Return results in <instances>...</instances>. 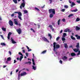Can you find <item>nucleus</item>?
<instances>
[{
    "mask_svg": "<svg viewBox=\"0 0 80 80\" xmlns=\"http://www.w3.org/2000/svg\"><path fill=\"white\" fill-rule=\"evenodd\" d=\"M27 73L26 72H24L23 73H21L20 75L21 77H22V76H24V75H26Z\"/></svg>",
    "mask_w": 80,
    "mask_h": 80,
    "instance_id": "nucleus-8",
    "label": "nucleus"
},
{
    "mask_svg": "<svg viewBox=\"0 0 80 80\" xmlns=\"http://www.w3.org/2000/svg\"><path fill=\"white\" fill-rule=\"evenodd\" d=\"M53 50L54 52H55V51H56V50H55V49H56V42H54L53 43Z\"/></svg>",
    "mask_w": 80,
    "mask_h": 80,
    "instance_id": "nucleus-5",
    "label": "nucleus"
},
{
    "mask_svg": "<svg viewBox=\"0 0 80 80\" xmlns=\"http://www.w3.org/2000/svg\"><path fill=\"white\" fill-rule=\"evenodd\" d=\"M49 13H52L54 15H55V9H50L49 10Z\"/></svg>",
    "mask_w": 80,
    "mask_h": 80,
    "instance_id": "nucleus-1",
    "label": "nucleus"
},
{
    "mask_svg": "<svg viewBox=\"0 0 80 80\" xmlns=\"http://www.w3.org/2000/svg\"><path fill=\"white\" fill-rule=\"evenodd\" d=\"M78 52V53L77 54V55H79L80 54V51L79 50Z\"/></svg>",
    "mask_w": 80,
    "mask_h": 80,
    "instance_id": "nucleus-45",
    "label": "nucleus"
},
{
    "mask_svg": "<svg viewBox=\"0 0 80 80\" xmlns=\"http://www.w3.org/2000/svg\"><path fill=\"white\" fill-rule=\"evenodd\" d=\"M60 19H59L58 21V24L60 25Z\"/></svg>",
    "mask_w": 80,
    "mask_h": 80,
    "instance_id": "nucleus-34",
    "label": "nucleus"
},
{
    "mask_svg": "<svg viewBox=\"0 0 80 80\" xmlns=\"http://www.w3.org/2000/svg\"><path fill=\"white\" fill-rule=\"evenodd\" d=\"M32 62H35V61H34V59L32 58Z\"/></svg>",
    "mask_w": 80,
    "mask_h": 80,
    "instance_id": "nucleus-60",
    "label": "nucleus"
},
{
    "mask_svg": "<svg viewBox=\"0 0 80 80\" xmlns=\"http://www.w3.org/2000/svg\"><path fill=\"white\" fill-rule=\"evenodd\" d=\"M66 39L64 37L62 38V41H65Z\"/></svg>",
    "mask_w": 80,
    "mask_h": 80,
    "instance_id": "nucleus-39",
    "label": "nucleus"
},
{
    "mask_svg": "<svg viewBox=\"0 0 80 80\" xmlns=\"http://www.w3.org/2000/svg\"><path fill=\"white\" fill-rule=\"evenodd\" d=\"M15 14L14 13H13V14H12L11 15V17H14V15Z\"/></svg>",
    "mask_w": 80,
    "mask_h": 80,
    "instance_id": "nucleus-50",
    "label": "nucleus"
},
{
    "mask_svg": "<svg viewBox=\"0 0 80 80\" xmlns=\"http://www.w3.org/2000/svg\"><path fill=\"white\" fill-rule=\"evenodd\" d=\"M68 32H71L70 30V29H68Z\"/></svg>",
    "mask_w": 80,
    "mask_h": 80,
    "instance_id": "nucleus-54",
    "label": "nucleus"
},
{
    "mask_svg": "<svg viewBox=\"0 0 80 80\" xmlns=\"http://www.w3.org/2000/svg\"><path fill=\"white\" fill-rule=\"evenodd\" d=\"M47 52V50H45L41 52L42 54H44Z\"/></svg>",
    "mask_w": 80,
    "mask_h": 80,
    "instance_id": "nucleus-26",
    "label": "nucleus"
},
{
    "mask_svg": "<svg viewBox=\"0 0 80 80\" xmlns=\"http://www.w3.org/2000/svg\"><path fill=\"white\" fill-rule=\"evenodd\" d=\"M2 29L3 31H4V32H6V28H5L3 27H2Z\"/></svg>",
    "mask_w": 80,
    "mask_h": 80,
    "instance_id": "nucleus-27",
    "label": "nucleus"
},
{
    "mask_svg": "<svg viewBox=\"0 0 80 80\" xmlns=\"http://www.w3.org/2000/svg\"><path fill=\"white\" fill-rule=\"evenodd\" d=\"M12 32H9V33L8 34V38L9 40L10 39V35H12Z\"/></svg>",
    "mask_w": 80,
    "mask_h": 80,
    "instance_id": "nucleus-10",
    "label": "nucleus"
},
{
    "mask_svg": "<svg viewBox=\"0 0 80 80\" xmlns=\"http://www.w3.org/2000/svg\"><path fill=\"white\" fill-rule=\"evenodd\" d=\"M59 63H61V64H62V60H60V61H59Z\"/></svg>",
    "mask_w": 80,
    "mask_h": 80,
    "instance_id": "nucleus-49",
    "label": "nucleus"
},
{
    "mask_svg": "<svg viewBox=\"0 0 80 80\" xmlns=\"http://www.w3.org/2000/svg\"><path fill=\"white\" fill-rule=\"evenodd\" d=\"M64 47L65 48H68V45H67V44L64 43Z\"/></svg>",
    "mask_w": 80,
    "mask_h": 80,
    "instance_id": "nucleus-18",
    "label": "nucleus"
},
{
    "mask_svg": "<svg viewBox=\"0 0 80 80\" xmlns=\"http://www.w3.org/2000/svg\"><path fill=\"white\" fill-rule=\"evenodd\" d=\"M72 49L75 52H78V51L79 50V48H75L74 49H73V48H72Z\"/></svg>",
    "mask_w": 80,
    "mask_h": 80,
    "instance_id": "nucleus-11",
    "label": "nucleus"
},
{
    "mask_svg": "<svg viewBox=\"0 0 80 80\" xmlns=\"http://www.w3.org/2000/svg\"><path fill=\"white\" fill-rule=\"evenodd\" d=\"M53 13H51V14H50L49 15V17H50V18H52V17H53Z\"/></svg>",
    "mask_w": 80,
    "mask_h": 80,
    "instance_id": "nucleus-22",
    "label": "nucleus"
},
{
    "mask_svg": "<svg viewBox=\"0 0 80 80\" xmlns=\"http://www.w3.org/2000/svg\"><path fill=\"white\" fill-rule=\"evenodd\" d=\"M16 31L19 34H21L22 33V29L20 28L16 29Z\"/></svg>",
    "mask_w": 80,
    "mask_h": 80,
    "instance_id": "nucleus-4",
    "label": "nucleus"
},
{
    "mask_svg": "<svg viewBox=\"0 0 80 80\" xmlns=\"http://www.w3.org/2000/svg\"><path fill=\"white\" fill-rule=\"evenodd\" d=\"M9 23L10 26H13V23L11 20H9Z\"/></svg>",
    "mask_w": 80,
    "mask_h": 80,
    "instance_id": "nucleus-7",
    "label": "nucleus"
},
{
    "mask_svg": "<svg viewBox=\"0 0 80 80\" xmlns=\"http://www.w3.org/2000/svg\"><path fill=\"white\" fill-rule=\"evenodd\" d=\"M64 7L65 8H68V6H67V5H65Z\"/></svg>",
    "mask_w": 80,
    "mask_h": 80,
    "instance_id": "nucleus-41",
    "label": "nucleus"
},
{
    "mask_svg": "<svg viewBox=\"0 0 80 80\" xmlns=\"http://www.w3.org/2000/svg\"><path fill=\"white\" fill-rule=\"evenodd\" d=\"M11 41L12 42V43L13 44H15V43H17V42L14 41L12 38H11Z\"/></svg>",
    "mask_w": 80,
    "mask_h": 80,
    "instance_id": "nucleus-13",
    "label": "nucleus"
},
{
    "mask_svg": "<svg viewBox=\"0 0 80 80\" xmlns=\"http://www.w3.org/2000/svg\"><path fill=\"white\" fill-rule=\"evenodd\" d=\"M62 21L63 22H65V18H63L62 19Z\"/></svg>",
    "mask_w": 80,
    "mask_h": 80,
    "instance_id": "nucleus-46",
    "label": "nucleus"
},
{
    "mask_svg": "<svg viewBox=\"0 0 80 80\" xmlns=\"http://www.w3.org/2000/svg\"><path fill=\"white\" fill-rule=\"evenodd\" d=\"M49 27L52 30V32L54 31V28H53V27L52 26V25H50L49 26Z\"/></svg>",
    "mask_w": 80,
    "mask_h": 80,
    "instance_id": "nucleus-12",
    "label": "nucleus"
},
{
    "mask_svg": "<svg viewBox=\"0 0 80 80\" xmlns=\"http://www.w3.org/2000/svg\"><path fill=\"white\" fill-rule=\"evenodd\" d=\"M1 45H2V46H6V44L4 42H2L1 43Z\"/></svg>",
    "mask_w": 80,
    "mask_h": 80,
    "instance_id": "nucleus-25",
    "label": "nucleus"
},
{
    "mask_svg": "<svg viewBox=\"0 0 80 80\" xmlns=\"http://www.w3.org/2000/svg\"><path fill=\"white\" fill-rule=\"evenodd\" d=\"M32 64L33 65H35V62H32Z\"/></svg>",
    "mask_w": 80,
    "mask_h": 80,
    "instance_id": "nucleus-59",
    "label": "nucleus"
},
{
    "mask_svg": "<svg viewBox=\"0 0 80 80\" xmlns=\"http://www.w3.org/2000/svg\"><path fill=\"white\" fill-rule=\"evenodd\" d=\"M19 55H21V56H23V54H22V53L21 52H19Z\"/></svg>",
    "mask_w": 80,
    "mask_h": 80,
    "instance_id": "nucleus-40",
    "label": "nucleus"
},
{
    "mask_svg": "<svg viewBox=\"0 0 80 80\" xmlns=\"http://www.w3.org/2000/svg\"><path fill=\"white\" fill-rule=\"evenodd\" d=\"M72 16H73V14H69V15L68 16V17L70 18L71 17H72Z\"/></svg>",
    "mask_w": 80,
    "mask_h": 80,
    "instance_id": "nucleus-33",
    "label": "nucleus"
},
{
    "mask_svg": "<svg viewBox=\"0 0 80 80\" xmlns=\"http://www.w3.org/2000/svg\"><path fill=\"white\" fill-rule=\"evenodd\" d=\"M35 10H38V12H40V10L38 8H35Z\"/></svg>",
    "mask_w": 80,
    "mask_h": 80,
    "instance_id": "nucleus-37",
    "label": "nucleus"
},
{
    "mask_svg": "<svg viewBox=\"0 0 80 80\" xmlns=\"http://www.w3.org/2000/svg\"><path fill=\"white\" fill-rule=\"evenodd\" d=\"M20 71H19V74H18V77H19L20 76Z\"/></svg>",
    "mask_w": 80,
    "mask_h": 80,
    "instance_id": "nucleus-52",
    "label": "nucleus"
},
{
    "mask_svg": "<svg viewBox=\"0 0 80 80\" xmlns=\"http://www.w3.org/2000/svg\"><path fill=\"white\" fill-rule=\"evenodd\" d=\"M0 36L2 37V39H4V38H3V37L2 36V35H0Z\"/></svg>",
    "mask_w": 80,
    "mask_h": 80,
    "instance_id": "nucleus-57",
    "label": "nucleus"
},
{
    "mask_svg": "<svg viewBox=\"0 0 80 80\" xmlns=\"http://www.w3.org/2000/svg\"><path fill=\"white\" fill-rule=\"evenodd\" d=\"M67 36V33H63V35L62 36V37L65 38V36Z\"/></svg>",
    "mask_w": 80,
    "mask_h": 80,
    "instance_id": "nucleus-32",
    "label": "nucleus"
},
{
    "mask_svg": "<svg viewBox=\"0 0 80 80\" xmlns=\"http://www.w3.org/2000/svg\"><path fill=\"white\" fill-rule=\"evenodd\" d=\"M14 23L15 25H18L19 27H20L21 26V24L20 23H18V20L17 19H14Z\"/></svg>",
    "mask_w": 80,
    "mask_h": 80,
    "instance_id": "nucleus-2",
    "label": "nucleus"
},
{
    "mask_svg": "<svg viewBox=\"0 0 80 80\" xmlns=\"http://www.w3.org/2000/svg\"><path fill=\"white\" fill-rule=\"evenodd\" d=\"M76 48H80V46H79V43L78 42L77 43V45L76 46Z\"/></svg>",
    "mask_w": 80,
    "mask_h": 80,
    "instance_id": "nucleus-21",
    "label": "nucleus"
},
{
    "mask_svg": "<svg viewBox=\"0 0 80 80\" xmlns=\"http://www.w3.org/2000/svg\"><path fill=\"white\" fill-rule=\"evenodd\" d=\"M80 18H77L76 19V22H78V21H80Z\"/></svg>",
    "mask_w": 80,
    "mask_h": 80,
    "instance_id": "nucleus-35",
    "label": "nucleus"
},
{
    "mask_svg": "<svg viewBox=\"0 0 80 80\" xmlns=\"http://www.w3.org/2000/svg\"><path fill=\"white\" fill-rule=\"evenodd\" d=\"M17 62V61H16V60H14V63H15Z\"/></svg>",
    "mask_w": 80,
    "mask_h": 80,
    "instance_id": "nucleus-58",
    "label": "nucleus"
},
{
    "mask_svg": "<svg viewBox=\"0 0 80 80\" xmlns=\"http://www.w3.org/2000/svg\"><path fill=\"white\" fill-rule=\"evenodd\" d=\"M26 57H28V53H26Z\"/></svg>",
    "mask_w": 80,
    "mask_h": 80,
    "instance_id": "nucleus-53",
    "label": "nucleus"
},
{
    "mask_svg": "<svg viewBox=\"0 0 80 80\" xmlns=\"http://www.w3.org/2000/svg\"><path fill=\"white\" fill-rule=\"evenodd\" d=\"M42 39H43V40L44 41H45V42H49V41H48V39H47V38H45V37H43L42 38Z\"/></svg>",
    "mask_w": 80,
    "mask_h": 80,
    "instance_id": "nucleus-9",
    "label": "nucleus"
},
{
    "mask_svg": "<svg viewBox=\"0 0 80 80\" xmlns=\"http://www.w3.org/2000/svg\"><path fill=\"white\" fill-rule=\"evenodd\" d=\"M77 11H78V9H76L75 10L72 11V12H77Z\"/></svg>",
    "mask_w": 80,
    "mask_h": 80,
    "instance_id": "nucleus-36",
    "label": "nucleus"
},
{
    "mask_svg": "<svg viewBox=\"0 0 80 80\" xmlns=\"http://www.w3.org/2000/svg\"><path fill=\"white\" fill-rule=\"evenodd\" d=\"M5 67H7V66L4 65L3 66V68H5Z\"/></svg>",
    "mask_w": 80,
    "mask_h": 80,
    "instance_id": "nucleus-64",
    "label": "nucleus"
},
{
    "mask_svg": "<svg viewBox=\"0 0 80 80\" xmlns=\"http://www.w3.org/2000/svg\"><path fill=\"white\" fill-rule=\"evenodd\" d=\"M30 51H32V49H29L28 50V52H30Z\"/></svg>",
    "mask_w": 80,
    "mask_h": 80,
    "instance_id": "nucleus-62",
    "label": "nucleus"
},
{
    "mask_svg": "<svg viewBox=\"0 0 80 80\" xmlns=\"http://www.w3.org/2000/svg\"><path fill=\"white\" fill-rule=\"evenodd\" d=\"M62 59L63 60H67V57L64 56L62 58Z\"/></svg>",
    "mask_w": 80,
    "mask_h": 80,
    "instance_id": "nucleus-16",
    "label": "nucleus"
},
{
    "mask_svg": "<svg viewBox=\"0 0 80 80\" xmlns=\"http://www.w3.org/2000/svg\"><path fill=\"white\" fill-rule=\"evenodd\" d=\"M23 58V56H21L20 58H19V60L20 62H21V61H22V58Z\"/></svg>",
    "mask_w": 80,
    "mask_h": 80,
    "instance_id": "nucleus-23",
    "label": "nucleus"
},
{
    "mask_svg": "<svg viewBox=\"0 0 80 80\" xmlns=\"http://www.w3.org/2000/svg\"><path fill=\"white\" fill-rule=\"evenodd\" d=\"M60 46L59 44H58L56 45L55 50H57V49L58 48H60Z\"/></svg>",
    "mask_w": 80,
    "mask_h": 80,
    "instance_id": "nucleus-15",
    "label": "nucleus"
},
{
    "mask_svg": "<svg viewBox=\"0 0 80 80\" xmlns=\"http://www.w3.org/2000/svg\"><path fill=\"white\" fill-rule=\"evenodd\" d=\"M31 30L33 32H35V31L33 30V29H32V28H31Z\"/></svg>",
    "mask_w": 80,
    "mask_h": 80,
    "instance_id": "nucleus-44",
    "label": "nucleus"
},
{
    "mask_svg": "<svg viewBox=\"0 0 80 80\" xmlns=\"http://www.w3.org/2000/svg\"><path fill=\"white\" fill-rule=\"evenodd\" d=\"M60 39V37H58L56 38V41H58Z\"/></svg>",
    "mask_w": 80,
    "mask_h": 80,
    "instance_id": "nucleus-42",
    "label": "nucleus"
},
{
    "mask_svg": "<svg viewBox=\"0 0 80 80\" xmlns=\"http://www.w3.org/2000/svg\"><path fill=\"white\" fill-rule=\"evenodd\" d=\"M24 12L25 14L26 13H28V11L27 10L24 11Z\"/></svg>",
    "mask_w": 80,
    "mask_h": 80,
    "instance_id": "nucleus-38",
    "label": "nucleus"
},
{
    "mask_svg": "<svg viewBox=\"0 0 80 80\" xmlns=\"http://www.w3.org/2000/svg\"><path fill=\"white\" fill-rule=\"evenodd\" d=\"M22 3H24L25 4V0H22Z\"/></svg>",
    "mask_w": 80,
    "mask_h": 80,
    "instance_id": "nucleus-48",
    "label": "nucleus"
},
{
    "mask_svg": "<svg viewBox=\"0 0 80 80\" xmlns=\"http://www.w3.org/2000/svg\"><path fill=\"white\" fill-rule=\"evenodd\" d=\"M25 4L24 3H22L20 6V8L21 9H22V7L23 8L25 7Z\"/></svg>",
    "mask_w": 80,
    "mask_h": 80,
    "instance_id": "nucleus-6",
    "label": "nucleus"
},
{
    "mask_svg": "<svg viewBox=\"0 0 80 80\" xmlns=\"http://www.w3.org/2000/svg\"><path fill=\"white\" fill-rule=\"evenodd\" d=\"M64 32H68V28L64 30Z\"/></svg>",
    "mask_w": 80,
    "mask_h": 80,
    "instance_id": "nucleus-43",
    "label": "nucleus"
},
{
    "mask_svg": "<svg viewBox=\"0 0 80 80\" xmlns=\"http://www.w3.org/2000/svg\"><path fill=\"white\" fill-rule=\"evenodd\" d=\"M18 18L19 19L21 20H22V18L21 17H22V12H21L19 11L18 12Z\"/></svg>",
    "mask_w": 80,
    "mask_h": 80,
    "instance_id": "nucleus-3",
    "label": "nucleus"
},
{
    "mask_svg": "<svg viewBox=\"0 0 80 80\" xmlns=\"http://www.w3.org/2000/svg\"><path fill=\"white\" fill-rule=\"evenodd\" d=\"M71 55L72 57H74V56H75L76 55V54H75V53H74V52H72L71 53Z\"/></svg>",
    "mask_w": 80,
    "mask_h": 80,
    "instance_id": "nucleus-17",
    "label": "nucleus"
},
{
    "mask_svg": "<svg viewBox=\"0 0 80 80\" xmlns=\"http://www.w3.org/2000/svg\"><path fill=\"white\" fill-rule=\"evenodd\" d=\"M52 24L53 25L54 27H55V23H54L53 22H52Z\"/></svg>",
    "mask_w": 80,
    "mask_h": 80,
    "instance_id": "nucleus-61",
    "label": "nucleus"
},
{
    "mask_svg": "<svg viewBox=\"0 0 80 80\" xmlns=\"http://www.w3.org/2000/svg\"><path fill=\"white\" fill-rule=\"evenodd\" d=\"M13 2H14V3L17 4V0H13Z\"/></svg>",
    "mask_w": 80,
    "mask_h": 80,
    "instance_id": "nucleus-29",
    "label": "nucleus"
},
{
    "mask_svg": "<svg viewBox=\"0 0 80 80\" xmlns=\"http://www.w3.org/2000/svg\"><path fill=\"white\" fill-rule=\"evenodd\" d=\"M25 64H29V65H30V64H32V62H26L25 63Z\"/></svg>",
    "mask_w": 80,
    "mask_h": 80,
    "instance_id": "nucleus-24",
    "label": "nucleus"
},
{
    "mask_svg": "<svg viewBox=\"0 0 80 80\" xmlns=\"http://www.w3.org/2000/svg\"><path fill=\"white\" fill-rule=\"evenodd\" d=\"M76 37H77V40H80V36L78 35H75Z\"/></svg>",
    "mask_w": 80,
    "mask_h": 80,
    "instance_id": "nucleus-14",
    "label": "nucleus"
},
{
    "mask_svg": "<svg viewBox=\"0 0 80 80\" xmlns=\"http://www.w3.org/2000/svg\"><path fill=\"white\" fill-rule=\"evenodd\" d=\"M32 69H33L34 70H36V68H37L36 67H35L34 66H32Z\"/></svg>",
    "mask_w": 80,
    "mask_h": 80,
    "instance_id": "nucleus-31",
    "label": "nucleus"
},
{
    "mask_svg": "<svg viewBox=\"0 0 80 80\" xmlns=\"http://www.w3.org/2000/svg\"><path fill=\"white\" fill-rule=\"evenodd\" d=\"M74 5H75V4L74 2H72V4L71 5V7H73V6H74Z\"/></svg>",
    "mask_w": 80,
    "mask_h": 80,
    "instance_id": "nucleus-30",
    "label": "nucleus"
},
{
    "mask_svg": "<svg viewBox=\"0 0 80 80\" xmlns=\"http://www.w3.org/2000/svg\"><path fill=\"white\" fill-rule=\"evenodd\" d=\"M65 9H62L61 11L62 12H65Z\"/></svg>",
    "mask_w": 80,
    "mask_h": 80,
    "instance_id": "nucleus-47",
    "label": "nucleus"
},
{
    "mask_svg": "<svg viewBox=\"0 0 80 80\" xmlns=\"http://www.w3.org/2000/svg\"><path fill=\"white\" fill-rule=\"evenodd\" d=\"M22 52H23V53H25V50H22Z\"/></svg>",
    "mask_w": 80,
    "mask_h": 80,
    "instance_id": "nucleus-63",
    "label": "nucleus"
},
{
    "mask_svg": "<svg viewBox=\"0 0 80 80\" xmlns=\"http://www.w3.org/2000/svg\"><path fill=\"white\" fill-rule=\"evenodd\" d=\"M45 6V5H44L43 6L41 7V8H43Z\"/></svg>",
    "mask_w": 80,
    "mask_h": 80,
    "instance_id": "nucleus-56",
    "label": "nucleus"
},
{
    "mask_svg": "<svg viewBox=\"0 0 80 80\" xmlns=\"http://www.w3.org/2000/svg\"><path fill=\"white\" fill-rule=\"evenodd\" d=\"M71 39H72V40H76L75 38V37H73V35H72L71 36Z\"/></svg>",
    "mask_w": 80,
    "mask_h": 80,
    "instance_id": "nucleus-20",
    "label": "nucleus"
},
{
    "mask_svg": "<svg viewBox=\"0 0 80 80\" xmlns=\"http://www.w3.org/2000/svg\"><path fill=\"white\" fill-rule=\"evenodd\" d=\"M12 59L10 57H9L7 59V61H10Z\"/></svg>",
    "mask_w": 80,
    "mask_h": 80,
    "instance_id": "nucleus-28",
    "label": "nucleus"
},
{
    "mask_svg": "<svg viewBox=\"0 0 80 80\" xmlns=\"http://www.w3.org/2000/svg\"><path fill=\"white\" fill-rule=\"evenodd\" d=\"M38 28H40V25L38 24Z\"/></svg>",
    "mask_w": 80,
    "mask_h": 80,
    "instance_id": "nucleus-55",
    "label": "nucleus"
},
{
    "mask_svg": "<svg viewBox=\"0 0 80 80\" xmlns=\"http://www.w3.org/2000/svg\"><path fill=\"white\" fill-rule=\"evenodd\" d=\"M75 29L76 30H80V28L77 26L75 28Z\"/></svg>",
    "mask_w": 80,
    "mask_h": 80,
    "instance_id": "nucleus-19",
    "label": "nucleus"
},
{
    "mask_svg": "<svg viewBox=\"0 0 80 80\" xmlns=\"http://www.w3.org/2000/svg\"><path fill=\"white\" fill-rule=\"evenodd\" d=\"M77 2V3H80V1H78L77 0L76 1Z\"/></svg>",
    "mask_w": 80,
    "mask_h": 80,
    "instance_id": "nucleus-51",
    "label": "nucleus"
}]
</instances>
